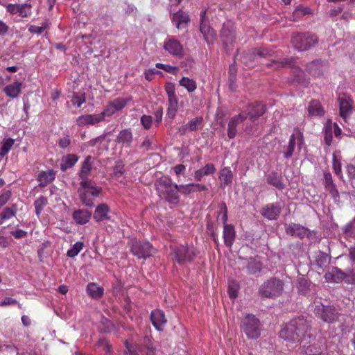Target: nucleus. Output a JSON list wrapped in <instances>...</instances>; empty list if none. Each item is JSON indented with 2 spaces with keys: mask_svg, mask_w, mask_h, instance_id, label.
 <instances>
[{
  "mask_svg": "<svg viewBox=\"0 0 355 355\" xmlns=\"http://www.w3.org/2000/svg\"><path fill=\"white\" fill-rule=\"evenodd\" d=\"M151 321L153 326L158 331H162L165 324L166 323V319L164 312L158 309L152 311Z\"/></svg>",
  "mask_w": 355,
  "mask_h": 355,
  "instance_id": "412c9836",
  "label": "nucleus"
},
{
  "mask_svg": "<svg viewBox=\"0 0 355 355\" xmlns=\"http://www.w3.org/2000/svg\"><path fill=\"white\" fill-rule=\"evenodd\" d=\"M55 171L52 169L40 171L37 177L39 186L41 187H46L55 180Z\"/></svg>",
  "mask_w": 355,
  "mask_h": 355,
  "instance_id": "aec40b11",
  "label": "nucleus"
},
{
  "mask_svg": "<svg viewBox=\"0 0 355 355\" xmlns=\"http://www.w3.org/2000/svg\"><path fill=\"white\" fill-rule=\"evenodd\" d=\"M156 67L158 69H162L164 71L173 74H175L178 71V68L176 67H173L169 64H164L162 63H157Z\"/></svg>",
  "mask_w": 355,
  "mask_h": 355,
  "instance_id": "09e8293b",
  "label": "nucleus"
},
{
  "mask_svg": "<svg viewBox=\"0 0 355 355\" xmlns=\"http://www.w3.org/2000/svg\"><path fill=\"white\" fill-rule=\"evenodd\" d=\"M267 182L277 188H283L284 187L281 178L277 173H272L269 174L267 178Z\"/></svg>",
  "mask_w": 355,
  "mask_h": 355,
  "instance_id": "c03bdc74",
  "label": "nucleus"
},
{
  "mask_svg": "<svg viewBox=\"0 0 355 355\" xmlns=\"http://www.w3.org/2000/svg\"><path fill=\"white\" fill-rule=\"evenodd\" d=\"M58 144L60 147L62 148L68 147L70 144V139L69 136H66L63 138L60 139Z\"/></svg>",
  "mask_w": 355,
  "mask_h": 355,
  "instance_id": "774afa93",
  "label": "nucleus"
},
{
  "mask_svg": "<svg viewBox=\"0 0 355 355\" xmlns=\"http://www.w3.org/2000/svg\"><path fill=\"white\" fill-rule=\"evenodd\" d=\"M253 53L254 54V57L259 56V57H266L270 55V52L266 49H254L253 51Z\"/></svg>",
  "mask_w": 355,
  "mask_h": 355,
  "instance_id": "0e129e2a",
  "label": "nucleus"
},
{
  "mask_svg": "<svg viewBox=\"0 0 355 355\" xmlns=\"http://www.w3.org/2000/svg\"><path fill=\"white\" fill-rule=\"evenodd\" d=\"M47 198L44 196H40L35 201L34 207L35 209V214L37 216L41 214L44 207L47 205Z\"/></svg>",
  "mask_w": 355,
  "mask_h": 355,
  "instance_id": "79ce46f5",
  "label": "nucleus"
},
{
  "mask_svg": "<svg viewBox=\"0 0 355 355\" xmlns=\"http://www.w3.org/2000/svg\"><path fill=\"white\" fill-rule=\"evenodd\" d=\"M266 111V107L261 103H255L252 107V110L248 112V115L252 121H254L257 117L261 116Z\"/></svg>",
  "mask_w": 355,
  "mask_h": 355,
  "instance_id": "f704fd0d",
  "label": "nucleus"
},
{
  "mask_svg": "<svg viewBox=\"0 0 355 355\" xmlns=\"http://www.w3.org/2000/svg\"><path fill=\"white\" fill-rule=\"evenodd\" d=\"M220 180L223 182L224 187L231 184L232 179V173L228 168H224L220 171Z\"/></svg>",
  "mask_w": 355,
  "mask_h": 355,
  "instance_id": "ea45409f",
  "label": "nucleus"
},
{
  "mask_svg": "<svg viewBox=\"0 0 355 355\" xmlns=\"http://www.w3.org/2000/svg\"><path fill=\"white\" fill-rule=\"evenodd\" d=\"M340 115L346 121L352 113V105L347 100L339 98Z\"/></svg>",
  "mask_w": 355,
  "mask_h": 355,
  "instance_id": "c85d7f7f",
  "label": "nucleus"
},
{
  "mask_svg": "<svg viewBox=\"0 0 355 355\" xmlns=\"http://www.w3.org/2000/svg\"><path fill=\"white\" fill-rule=\"evenodd\" d=\"M284 291V283L276 278H270L265 282L259 288L261 296L273 298L281 295Z\"/></svg>",
  "mask_w": 355,
  "mask_h": 355,
  "instance_id": "7ed1b4c3",
  "label": "nucleus"
},
{
  "mask_svg": "<svg viewBox=\"0 0 355 355\" xmlns=\"http://www.w3.org/2000/svg\"><path fill=\"white\" fill-rule=\"evenodd\" d=\"M324 178L325 180V186L328 191H329L332 195L338 196V193L335 188V185L333 183L331 175L329 173H325L324 174Z\"/></svg>",
  "mask_w": 355,
  "mask_h": 355,
  "instance_id": "37998d69",
  "label": "nucleus"
},
{
  "mask_svg": "<svg viewBox=\"0 0 355 355\" xmlns=\"http://www.w3.org/2000/svg\"><path fill=\"white\" fill-rule=\"evenodd\" d=\"M124 345L125 355H139V352H140L141 349V347L139 345L130 343L128 340H125Z\"/></svg>",
  "mask_w": 355,
  "mask_h": 355,
  "instance_id": "4c0bfd02",
  "label": "nucleus"
},
{
  "mask_svg": "<svg viewBox=\"0 0 355 355\" xmlns=\"http://www.w3.org/2000/svg\"><path fill=\"white\" fill-rule=\"evenodd\" d=\"M228 293L232 299H235L238 295V286L236 284H233L229 286Z\"/></svg>",
  "mask_w": 355,
  "mask_h": 355,
  "instance_id": "bf43d9fd",
  "label": "nucleus"
},
{
  "mask_svg": "<svg viewBox=\"0 0 355 355\" xmlns=\"http://www.w3.org/2000/svg\"><path fill=\"white\" fill-rule=\"evenodd\" d=\"M97 345L103 347L106 353H110V346L105 338H100L97 343Z\"/></svg>",
  "mask_w": 355,
  "mask_h": 355,
  "instance_id": "13d9d810",
  "label": "nucleus"
},
{
  "mask_svg": "<svg viewBox=\"0 0 355 355\" xmlns=\"http://www.w3.org/2000/svg\"><path fill=\"white\" fill-rule=\"evenodd\" d=\"M173 259L180 264L190 262L196 256V250L192 245H184L172 247Z\"/></svg>",
  "mask_w": 355,
  "mask_h": 355,
  "instance_id": "20e7f679",
  "label": "nucleus"
},
{
  "mask_svg": "<svg viewBox=\"0 0 355 355\" xmlns=\"http://www.w3.org/2000/svg\"><path fill=\"white\" fill-rule=\"evenodd\" d=\"M85 102V97L84 95H78V94H74L72 96L71 103L73 105H76L77 107H80L82 104Z\"/></svg>",
  "mask_w": 355,
  "mask_h": 355,
  "instance_id": "8fccbe9b",
  "label": "nucleus"
},
{
  "mask_svg": "<svg viewBox=\"0 0 355 355\" xmlns=\"http://www.w3.org/2000/svg\"><path fill=\"white\" fill-rule=\"evenodd\" d=\"M15 144V140L11 138L4 139L0 148V156L3 157L8 153Z\"/></svg>",
  "mask_w": 355,
  "mask_h": 355,
  "instance_id": "a19ab883",
  "label": "nucleus"
},
{
  "mask_svg": "<svg viewBox=\"0 0 355 355\" xmlns=\"http://www.w3.org/2000/svg\"><path fill=\"white\" fill-rule=\"evenodd\" d=\"M103 121V115L101 113L82 115L76 119L77 124L80 126L95 125Z\"/></svg>",
  "mask_w": 355,
  "mask_h": 355,
  "instance_id": "a211bd4d",
  "label": "nucleus"
},
{
  "mask_svg": "<svg viewBox=\"0 0 355 355\" xmlns=\"http://www.w3.org/2000/svg\"><path fill=\"white\" fill-rule=\"evenodd\" d=\"M87 292L93 298H98L102 296L103 289L95 283H90L87 286Z\"/></svg>",
  "mask_w": 355,
  "mask_h": 355,
  "instance_id": "e433bc0d",
  "label": "nucleus"
},
{
  "mask_svg": "<svg viewBox=\"0 0 355 355\" xmlns=\"http://www.w3.org/2000/svg\"><path fill=\"white\" fill-rule=\"evenodd\" d=\"M18 302L16 300L11 297H6L0 302V306H5L12 304H17Z\"/></svg>",
  "mask_w": 355,
  "mask_h": 355,
  "instance_id": "e2e57ef3",
  "label": "nucleus"
},
{
  "mask_svg": "<svg viewBox=\"0 0 355 355\" xmlns=\"http://www.w3.org/2000/svg\"><path fill=\"white\" fill-rule=\"evenodd\" d=\"M327 125H328V127L332 128V132H334V133L336 137H339L340 136L342 130L336 123H331L330 122L329 123H327Z\"/></svg>",
  "mask_w": 355,
  "mask_h": 355,
  "instance_id": "69168bd1",
  "label": "nucleus"
},
{
  "mask_svg": "<svg viewBox=\"0 0 355 355\" xmlns=\"http://www.w3.org/2000/svg\"><path fill=\"white\" fill-rule=\"evenodd\" d=\"M223 239L225 243L231 247L235 239L234 228L231 225H225L223 228Z\"/></svg>",
  "mask_w": 355,
  "mask_h": 355,
  "instance_id": "bb28decb",
  "label": "nucleus"
},
{
  "mask_svg": "<svg viewBox=\"0 0 355 355\" xmlns=\"http://www.w3.org/2000/svg\"><path fill=\"white\" fill-rule=\"evenodd\" d=\"M307 110L309 115L311 116H321L324 114V110L318 101H311Z\"/></svg>",
  "mask_w": 355,
  "mask_h": 355,
  "instance_id": "2f4dec72",
  "label": "nucleus"
},
{
  "mask_svg": "<svg viewBox=\"0 0 355 355\" xmlns=\"http://www.w3.org/2000/svg\"><path fill=\"white\" fill-rule=\"evenodd\" d=\"M153 119L151 116L143 115L141 117V123L145 129H149L151 127Z\"/></svg>",
  "mask_w": 355,
  "mask_h": 355,
  "instance_id": "6e6d98bb",
  "label": "nucleus"
},
{
  "mask_svg": "<svg viewBox=\"0 0 355 355\" xmlns=\"http://www.w3.org/2000/svg\"><path fill=\"white\" fill-rule=\"evenodd\" d=\"M333 168H334V173L340 178H343V175H342V173H341V164H340V162L338 160L336 159L335 157H334V161H333Z\"/></svg>",
  "mask_w": 355,
  "mask_h": 355,
  "instance_id": "4d7b16f0",
  "label": "nucleus"
},
{
  "mask_svg": "<svg viewBox=\"0 0 355 355\" xmlns=\"http://www.w3.org/2000/svg\"><path fill=\"white\" fill-rule=\"evenodd\" d=\"M306 67L310 74L314 76H319L324 68V64L322 62L316 60L309 63Z\"/></svg>",
  "mask_w": 355,
  "mask_h": 355,
  "instance_id": "473e14b6",
  "label": "nucleus"
},
{
  "mask_svg": "<svg viewBox=\"0 0 355 355\" xmlns=\"http://www.w3.org/2000/svg\"><path fill=\"white\" fill-rule=\"evenodd\" d=\"M269 66L274 68L275 69H277L286 66H291L293 76L292 80L302 83H306V76L304 73L298 67L291 65V61L288 59L284 58L281 60H274L269 64Z\"/></svg>",
  "mask_w": 355,
  "mask_h": 355,
  "instance_id": "6e6552de",
  "label": "nucleus"
},
{
  "mask_svg": "<svg viewBox=\"0 0 355 355\" xmlns=\"http://www.w3.org/2000/svg\"><path fill=\"white\" fill-rule=\"evenodd\" d=\"M344 233L348 236H354L355 235V229L352 224H347L345 226Z\"/></svg>",
  "mask_w": 355,
  "mask_h": 355,
  "instance_id": "680f3d73",
  "label": "nucleus"
},
{
  "mask_svg": "<svg viewBox=\"0 0 355 355\" xmlns=\"http://www.w3.org/2000/svg\"><path fill=\"white\" fill-rule=\"evenodd\" d=\"M130 245L132 253L138 259H146L152 256L155 252L153 245L148 241L135 239L130 241Z\"/></svg>",
  "mask_w": 355,
  "mask_h": 355,
  "instance_id": "39448f33",
  "label": "nucleus"
},
{
  "mask_svg": "<svg viewBox=\"0 0 355 355\" xmlns=\"http://www.w3.org/2000/svg\"><path fill=\"white\" fill-rule=\"evenodd\" d=\"M324 278L327 282H339L345 280L347 284H355V272H349L345 273L340 269L334 268L331 272H327L324 275Z\"/></svg>",
  "mask_w": 355,
  "mask_h": 355,
  "instance_id": "9b49d317",
  "label": "nucleus"
},
{
  "mask_svg": "<svg viewBox=\"0 0 355 355\" xmlns=\"http://www.w3.org/2000/svg\"><path fill=\"white\" fill-rule=\"evenodd\" d=\"M172 21L173 24L180 29L183 28L184 26L188 23L189 18L188 15L185 12L182 11H178L173 14Z\"/></svg>",
  "mask_w": 355,
  "mask_h": 355,
  "instance_id": "b1692460",
  "label": "nucleus"
},
{
  "mask_svg": "<svg viewBox=\"0 0 355 355\" xmlns=\"http://www.w3.org/2000/svg\"><path fill=\"white\" fill-rule=\"evenodd\" d=\"M281 209V205L278 203L268 204L263 207L261 214L269 220H275L279 215Z\"/></svg>",
  "mask_w": 355,
  "mask_h": 355,
  "instance_id": "6ab92c4d",
  "label": "nucleus"
},
{
  "mask_svg": "<svg viewBox=\"0 0 355 355\" xmlns=\"http://www.w3.org/2000/svg\"><path fill=\"white\" fill-rule=\"evenodd\" d=\"M11 234L15 238V239H21L26 236L27 232L22 230H16L11 232Z\"/></svg>",
  "mask_w": 355,
  "mask_h": 355,
  "instance_id": "338daca9",
  "label": "nucleus"
},
{
  "mask_svg": "<svg viewBox=\"0 0 355 355\" xmlns=\"http://www.w3.org/2000/svg\"><path fill=\"white\" fill-rule=\"evenodd\" d=\"M110 211V209L109 207L105 204L102 203L98 205L94 214V219L96 222H101L106 220H110V217L109 216V213Z\"/></svg>",
  "mask_w": 355,
  "mask_h": 355,
  "instance_id": "4be33fe9",
  "label": "nucleus"
},
{
  "mask_svg": "<svg viewBox=\"0 0 355 355\" xmlns=\"http://www.w3.org/2000/svg\"><path fill=\"white\" fill-rule=\"evenodd\" d=\"M47 27L48 24L46 22L44 23L41 26L31 25L28 28V31L31 33L41 34L44 32L45 29L47 28Z\"/></svg>",
  "mask_w": 355,
  "mask_h": 355,
  "instance_id": "3c124183",
  "label": "nucleus"
},
{
  "mask_svg": "<svg viewBox=\"0 0 355 355\" xmlns=\"http://www.w3.org/2000/svg\"><path fill=\"white\" fill-rule=\"evenodd\" d=\"M309 328V324L303 317L295 318L283 327L279 336L286 340L299 343L305 338Z\"/></svg>",
  "mask_w": 355,
  "mask_h": 355,
  "instance_id": "f257e3e1",
  "label": "nucleus"
},
{
  "mask_svg": "<svg viewBox=\"0 0 355 355\" xmlns=\"http://www.w3.org/2000/svg\"><path fill=\"white\" fill-rule=\"evenodd\" d=\"M164 49L170 55L182 58L184 55V49L181 43L173 37H167L163 45Z\"/></svg>",
  "mask_w": 355,
  "mask_h": 355,
  "instance_id": "ddd939ff",
  "label": "nucleus"
},
{
  "mask_svg": "<svg viewBox=\"0 0 355 355\" xmlns=\"http://www.w3.org/2000/svg\"><path fill=\"white\" fill-rule=\"evenodd\" d=\"M11 196V192L6 191L0 196V207L3 206L10 199Z\"/></svg>",
  "mask_w": 355,
  "mask_h": 355,
  "instance_id": "052dcab7",
  "label": "nucleus"
},
{
  "mask_svg": "<svg viewBox=\"0 0 355 355\" xmlns=\"http://www.w3.org/2000/svg\"><path fill=\"white\" fill-rule=\"evenodd\" d=\"M248 272L250 274H254L261 270V265L259 263L251 261L247 266Z\"/></svg>",
  "mask_w": 355,
  "mask_h": 355,
  "instance_id": "864d4df0",
  "label": "nucleus"
},
{
  "mask_svg": "<svg viewBox=\"0 0 355 355\" xmlns=\"http://www.w3.org/2000/svg\"><path fill=\"white\" fill-rule=\"evenodd\" d=\"M178 192L186 195L194 193L192 183L178 185Z\"/></svg>",
  "mask_w": 355,
  "mask_h": 355,
  "instance_id": "603ef678",
  "label": "nucleus"
},
{
  "mask_svg": "<svg viewBox=\"0 0 355 355\" xmlns=\"http://www.w3.org/2000/svg\"><path fill=\"white\" fill-rule=\"evenodd\" d=\"M314 313L323 321L328 323L336 322L340 317L334 306H324L319 303L315 305Z\"/></svg>",
  "mask_w": 355,
  "mask_h": 355,
  "instance_id": "0eeeda50",
  "label": "nucleus"
},
{
  "mask_svg": "<svg viewBox=\"0 0 355 355\" xmlns=\"http://www.w3.org/2000/svg\"><path fill=\"white\" fill-rule=\"evenodd\" d=\"M166 92L168 101L167 116L170 119H173L176 114L178 107V99L175 95L174 86L173 85H166Z\"/></svg>",
  "mask_w": 355,
  "mask_h": 355,
  "instance_id": "4468645a",
  "label": "nucleus"
},
{
  "mask_svg": "<svg viewBox=\"0 0 355 355\" xmlns=\"http://www.w3.org/2000/svg\"><path fill=\"white\" fill-rule=\"evenodd\" d=\"M318 42L315 35L306 33H297L293 36L292 43L294 47L298 51H306L314 46Z\"/></svg>",
  "mask_w": 355,
  "mask_h": 355,
  "instance_id": "423d86ee",
  "label": "nucleus"
},
{
  "mask_svg": "<svg viewBox=\"0 0 355 355\" xmlns=\"http://www.w3.org/2000/svg\"><path fill=\"white\" fill-rule=\"evenodd\" d=\"M16 207L14 205L12 207H6L0 213V225L3 223V220H8L15 216Z\"/></svg>",
  "mask_w": 355,
  "mask_h": 355,
  "instance_id": "58836bf2",
  "label": "nucleus"
},
{
  "mask_svg": "<svg viewBox=\"0 0 355 355\" xmlns=\"http://www.w3.org/2000/svg\"><path fill=\"white\" fill-rule=\"evenodd\" d=\"M242 328L250 338H257L260 335L259 321L252 315H248L244 318Z\"/></svg>",
  "mask_w": 355,
  "mask_h": 355,
  "instance_id": "9d476101",
  "label": "nucleus"
},
{
  "mask_svg": "<svg viewBox=\"0 0 355 355\" xmlns=\"http://www.w3.org/2000/svg\"><path fill=\"white\" fill-rule=\"evenodd\" d=\"M117 141L123 146H130L132 141V132L128 129L121 130L117 136Z\"/></svg>",
  "mask_w": 355,
  "mask_h": 355,
  "instance_id": "cd10ccee",
  "label": "nucleus"
},
{
  "mask_svg": "<svg viewBox=\"0 0 355 355\" xmlns=\"http://www.w3.org/2000/svg\"><path fill=\"white\" fill-rule=\"evenodd\" d=\"M21 83L19 81H15L13 83L7 85L4 88L6 94L12 98L17 97L21 93Z\"/></svg>",
  "mask_w": 355,
  "mask_h": 355,
  "instance_id": "a878e982",
  "label": "nucleus"
},
{
  "mask_svg": "<svg viewBox=\"0 0 355 355\" xmlns=\"http://www.w3.org/2000/svg\"><path fill=\"white\" fill-rule=\"evenodd\" d=\"M92 216L91 211L87 209H80L75 211L73 214L74 220L80 225L86 224Z\"/></svg>",
  "mask_w": 355,
  "mask_h": 355,
  "instance_id": "5701e85b",
  "label": "nucleus"
},
{
  "mask_svg": "<svg viewBox=\"0 0 355 355\" xmlns=\"http://www.w3.org/2000/svg\"><path fill=\"white\" fill-rule=\"evenodd\" d=\"M216 171L215 166L213 164H207L203 168L197 170L195 173L194 178L196 180L200 181L205 175H209L214 173Z\"/></svg>",
  "mask_w": 355,
  "mask_h": 355,
  "instance_id": "72a5a7b5",
  "label": "nucleus"
},
{
  "mask_svg": "<svg viewBox=\"0 0 355 355\" xmlns=\"http://www.w3.org/2000/svg\"><path fill=\"white\" fill-rule=\"evenodd\" d=\"M126 103L127 101L121 98H116L109 103L104 110L101 112V114L103 115V120L105 117L110 116L115 112L123 109L125 106Z\"/></svg>",
  "mask_w": 355,
  "mask_h": 355,
  "instance_id": "dca6fc26",
  "label": "nucleus"
},
{
  "mask_svg": "<svg viewBox=\"0 0 355 355\" xmlns=\"http://www.w3.org/2000/svg\"><path fill=\"white\" fill-rule=\"evenodd\" d=\"M78 160V157L73 154H69L62 157L60 164L62 171H66L73 166Z\"/></svg>",
  "mask_w": 355,
  "mask_h": 355,
  "instance_id": "7c9ffc66",
  "label": "nucleus"
},
{
  "mask_svg": "<svg viewBox=\"0 0 355 355\" xmlns=\"http://www.w3.org/2000/svg\"><path fill=\"white\" fill-rule=\"evenodd\" d=\"M202 121V117H196L187 123V125L189 131H194L197 130L198 127L201 124Z\"/></svg>",
  "mask_w": 355,
  "mask_h": 355,
  "instance_id": "49530a36",
  "label": "nucleus"
},
{
  "mask_svg": "<svg viewBox=\"0 0 355 355\" xmlns=\"http://www.w3.org/2000/svg\"><path fill=\"white\" fill-rule=\"evenodd\" d=\"M80 186L84 189L80 194L82 202L86 206L92 207L94 205L93 200L87 198V196L97 197L101 193L102 189L100 187H94L89 180L81 181Z\"/></svg>",
  "mask_w": 355,
  "mask_h": 355,
  "instance_id": "1a4fd4ad",
  "label": "nucleus"
},
{
  "mask_svg": "<svg viewBox=\"0 0 355 355\" xmlns=\"http://www.w3.org/2000/svg\"><path fill=\"white\" fill-rule=\"evenodd\" d=\"M179 85L185 88L189 93L193 92L197 88L196 82L188 77H182L179 80Z\"/></svg>",
  "mask_w": 355,
  "mask_h": 355,
  "instance_id": "c9c22d12",
  "label": "nucleus"
},
{
  "mask_svg": "<svg viewBox=\"0 0 355 355\" xmlns=\"http://www.w3.org/2000/svg\"><path fill=\"white\" fill-rule=\"evenodd\" d=\"M7 12L12 15L19 14L21 17H26L31 14V5L29 4H3Z\"/></svg>",
  "mask_w": 355,
  "mask_h": 355,
  "instance_id": "f3484780",
  "label": "nucleus"
},
{
  "mask_svg": "<svg viewBox=\"0 0 355 355\" xmlns=\"http://www.w3.org/2000/svg\"><path fill=\"white\" fill-rule=\"evenodd\" d=\"M246 117V114L240 113L230 119L227 130L229 139H232L236 136L239 125L243 122Z\"/></svg>",
  "mask_w": 355,
  "mask_h": 355,
  "instance_id": "2eb2a0df",
  "label": "nucleus"
},
{
  "mask_svg": "<svg viewBox=\"0 0 355 355\" xmlns=\"http://www.w3.org/2000/svg\"><path fill=\"white\" fill-rule=\"evenodd\" d=\"M155 189L159 197L171 205H177L179 202L178 185L173 184L171 179L162 176L155 182Z\"/></svg>",
  "mask_w": 355,
  "mask_h": 355,
  "instance_id": "f03ea898",
  "label": "nucleus"
},
{
  "mask_svg": "<svg viewBox=\"0 0 355 355\" xmlns=\"http://www.w3.org/2000/svg\"><path fill=\"white\" fill-rule=\"evenodd\" d=\"M84 243L82 241H77L73 246L68 250L67 256L71 258L76 257L79 252L83 250Z\"/></svg>",
  "mask_w": 355,
  "mask_h": 355,
  "instance_id": "a18cd8bd",
  "label": "nucleus"
},
{
  "mask_svg": "<svg viewBox=\"0 0 355 355\" xmlns=\"http://www.w3.org/2000/svg\"><path fill=\"white\" fill-rule=\"evenodd\" d=\"M200 31L203 34V35L206 40L208 39L209 36L212 37L214 35V31L211 28H210L209 26L204 24V22L201 23Z\"/></svg>",
  "mask_w": 355,
  "mask_h": 355,
  "instance_id": "de8ad7c7",
  "label": "nucleus"
},
{
  "mask_svg": "<svg viewBox=\"0 0 355 355\" xmlns=\"http://www.w3.org/2000/svg\"><path fill=\"white\" fill-rule=\"evenodd\" d=\"M92 168V163L91 162V157L87 156L83 162L80 171L79 173V176L82 180L81 181L89 180L88 176L90 173Z\"/></svg>",
  "mask_w": 355,
  "mask_h": 355,
  "instance_id": "c756f323",
  "label": "nucleus"
},
{
  "mask_svg": "<svg viewBox=\"0 0 355 355\" xmlns=\"http://www.w3.org/2000/svg\"><path fill=\"white\" fill-rule=\"evenodd\" d=\"M286 232L288 234L302 238L306 234V230L295 223L288 225L286 227Z\"/></svg>",
  "mask_w": 355,
  "mask_h": 355,
  "instance_id": "393cba45",
  "label": "nucleus"
},
{
  "mask_svg": "<svg viewBox=\"0 0 355 355\" xmlns=\"http://www.w3.org/2000/svg\"><path fill=\"white\" fill-rule=\"evenodd\" d=\"M303 143L302 133L299 130H295L291 136L288 146L284 148V157L288 158L291 157L295 146L297 145L298 148L300 149L302 147Z\"/></svg>",
  "mask_w": 355,
  "mask_h": 355,
  "instance_id": "f8f14e48",
  "label": "nucleus"
},
{
  "mask_svg": "<svg viewBox=\"0 0 355 355\" xmlns=\"http://www.w3.org/2000/svg\"><path fill=\"white\" fill-rule=\"evenodd\" d=\"M332 128L327 125L324 131V141L327 146H331L332 142Z\"/></svg>",
  "mask_w": 355,
  "mask_h": 355,
  "instance_id": "5fc2aeb1",
  "label": "nucleus"
}]
</instances>
